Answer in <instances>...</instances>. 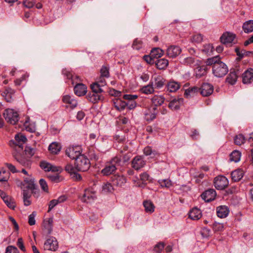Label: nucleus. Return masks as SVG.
<instances>
[{"instance_id": "nucleus-53", "label": "nucleus", "mask_w": 253, "mask_h": 253, "mask_svg": "<svg viewBox=\"0 0 253 253\" xmlns=\"http://www.w3.org/2000/svg\"><path fill=\"white\" fill-rule=\"evenodd\" d=\"M159 183L162 187L169 188L172 185L171 181L169 179L160 180Z\"/></svg>"}, {"instance_id": "nucleus-7", "label": "nucleus", "mask_w": 253, "mask_h": 253, "mask_svg": "<svg viewBox=\"0 0 253 253\" xmlns=\"http://www.w3.org/2000/svg\"><path fill=\"white\" fill-rule=\"evenodd\" d=\"M236 38V35L230 32H226L223 33L220 38L221 42L229 46H231L233 44H235L234 42Z\"/></svg>"}, {"instance_id": "nucleus-33", "label": "nucleus", "mask_w": 253, "mask_h": 253, "mask_svg": "<svg viewBox=\"0 0 253 253\" xmlns=\"http://www.w3.org/2000/svg\"><path fill=\"white\" fill-rule=\"evenodd\" d=\"M24 184H25L26 187L32 191V193H34V190H36V184L35 183L34 179L30 177L25 178L24 179Z\"/></svg>"}, {"instance_id": "nucleus-48", "label": "nucleus", "mask_w": 253, "mask_h": 253, "mask_svg": "<svg viewBox=\"0 0 253 253\" xmlns=\"http://www.w3.org/2000/svg\"><path fill=\"white\" fill-rule=\"evenodd\" d=\"M213 47L212 44L210 43L206 44L203 45L201 50L202 52L207 54H210L213 51Z\"/></svg>"}, {"instance_id": "nucleus-50", "label": "nucleus", "mask_w": 253, "mask_h": 253, "mask_svg": "<svg viewBox=\"0 0 253 253\" xmlns=\"http://www.w3.org/2000/svg\"><path fill=\"white\" fill-rule=\"evenodd\" d=\"M143 42L141 40L136 39L133 42L132 47L136 50H139L142 47Z\"/></svg>"}, {"instance_id": "nucleus-62", "label": "nucleus", "mask_w": 253, "mask_h": 253, "mask_svg": "<svg viewBox=\"0 0 253 253\" xmlns=\"http://www.w3.org/2000/svg\"><path fill=\"white\" fill-rule=\"evenodd\" d=\"M25 154L28 157H31L35 154V150L30 147H26L25 149Z\"/></svg>"}, {"instance_id": "nucleus-44", "label": "nucleus", "mask_w": 253, "mask_h": 253, "mask_svg": "<svg viewBox=\"0 0 253 253\" xmlns=\"http://www.w3.org/2000/svg\"><path fill=\"white\" fill-rule=\"evenodd\" d=\"M241 153L237 150H234L230 155V160L235 162H238L240 161L241 158Z\"/></svg>"}, {"instance_id": "nucleus-14", "label": "nucleus", "mask_w": 253, "mask_h": 253, "mask_svg": "<svg viewBox=\"0 0 253 253\" xmlns=\"http://www.w3.org/2000/svg\"><path fill=\"white\" fill-rule=\"evenodd\" d=\"M95 192L90 189H86L82 198V201L87 203H91L96 198Z\"/></svg>"}, {"instance_id": "nucleus-28", "label": "nucleus", "mask_w": 253, "mask_h": 253, "mask_svg": "<svg viewBox=\"0 0 253 253\" xmlns=\"http://www.w3.org/2000/svg\"><path fill=\"white\" fill-rule=\"evenodd\" d=\"M113 102L114 107L118 111H122L126 107V101L120 98H115L113 99Z\"/></svg>"}, {"instance_id": "nucleus-59", "label": "nucleus", "mask_w": 253, "mask_h": 253, "mask_svg": "<svg viewBox=\"0 0 253 253\" xmlns=\"http://www.w3.org/2000/svg\"><path fill=\"white\" fill-rule=\"evenodd\" d=\"M42 189L46 192H48V188L46 182L43 179H41L39 181Z\"/></svg>"}, {"instance_id": "nucleus-38", "label": "nucleus", "mask_w": 253, "mask_h": 253, "mask_svg": "<svg viewBox=\"0 0 253 253\" xmlns=\"http://www.w3.org/2000/svg\"><path fill=\"white\" fill-rule=\"evenodd\" d=\"M143 206L146 212L152 213L154 211L155 206L150 201H145L143 202Z\"/></svg>"}, {"instance_id": "nucleus-6", "label": "nucleus", "mask_w": 253, "mask_h": 253, "mask_svg": "<svg viewBox=\"0 0 253 253\" xmlns=\"http://www.w3.org/2000/svg\"><path fill=\"white\" fill-rule=\"evenodd\" d=\"M82 152L81 147L80 146H73L68 147L66 151V155L71 159H76L81 156Z\"/></svg>"}, {"instance_id": "nucleus-1", "label": "nucleus", "mask_w": 253, "mask_h": 253, "mask_svg": "<svg viewBox=\"0 0 253 253\" xmlns=\"http://www.w3.org/2000/svg\"><path fill=\"white\" fill-rule=\"evenodd\" d=\"M206 63L207 65H212V73L217 77H223L228 72L227 65L220 60L219 56L207 59Z\"/></svg>"}, {"instance_id": "nucleus-37", "label": "nucleus", "mask_w": 253, "mask_h": 253, "mask_svg": "<svg viewBox=\"0 0 253 253\" xmlns=\"http://www.w3.org/2000/svg\"><path fill=\"white\" fill-rule=\"evenodd\" d=\"M243 30L246 33H250L253 31V20H250L244 23Z\"/></svg>"}, {"instance_id": "nucleus-15", "label": "nucleus", "mask_w": 253, "mask_h": 253, "mask_svg": "<svg viewBox=\"0 0 253 253\" xmlns=\"http://www.w3.org/2000/svg\"><path fill=\"white\" fill-rule=\"evenodd\" d=\"M216 195V191L213 189H209L203 192L201 196L205 202H210L214 200Z\"/></svg>"}, {"instance_id": "nucleus-9", "label": "nucleus", "mask_w": 253, "mask_h": 253, "mask_svg": "<svg viewBox=\"0 0 253 253\" xmlns=\"http://www.w3.org/2000/svg\"><path fill=\"white\" fill-rule=\"evenodd\" d=\"M22 152L14 150L13 152V156L15 160L19 163L21 165L25 167H29L31 165V161L29 159L26 158L24 155H22Z\"/></svg>"}, {"instance_id": "nucleus-45", "label": "nucleus", "mask_w": 253, "mask_h": 253, "mask_svg": "<svg viewBox=\"0 0 253 253\" xmlns=\"http://www.w3.org/2000/svg\"><path fill=\"white\" fill-rule=\"evenodd\" d=\"M102 87L103 86H101L100 84H98L96 82H94L90 85V88L92 91L99 94H101L103 91L102 89Z\"/></svg>"}, {"instance_id": "nucleus-55", "label": "nucleus", "mask_w": 253, "mask_h": 253, "mask_svg": "<svg viewBox=\"0 0 253 253\" xmlns=\"http://www.w3.org/2000/svg\"><path fill=\"white\" fill-rule=\"evenodd\" d=\"M165 247V244L163 242H160L156 244L154 248V250L158 253H161Z\"/></svg>"}, {"instance_id": "nucleus-42", "label": "nucleus", "mask_w": 253, "mask_h": 253, "mask_svg": "<svg viewBox=\"0 0 253 253\" xmlns=\"http://www.w3.org/2000/svg\"><path fill=\"white\" fill-rule=\"evenodd\" d=\"M195 73L196 78H200L206 74V67L205 66H198L196 69Z\"/></svg>"}, {"instance_id": "nucleus-46", "label": "nucleus", "mask_w": 253, "mask_h": 253, "mask_svg": "<svg viewBox=\"0 0 253 253\" xmlns=\"http://www.w3.org/2000/svg\"><path fill=\"white\" fill-rule=\"evenodd\" d=\"M9 177V173L4 169H0V181H6Z\"/></svg>"}, {"instance_id": "nucleus-49", "label": "nucleus", "mask_w": 253, "mask_h": 253, "mask_svg": "<svg viewBox=\"0 0 253 253\" xmlns=\"http://www.w3.org/2000/svg\"><path fill=\"white\" fill-rule=\"evenodd\" d=\"M245 142V136L242 134H239L236 135L234 138V143L238 145H241Z\"/></svg>"}, {"instance_id": "nucleus-34", "label": "nucleus", "mask_w": 253, "mask_h": 253, "mask_svg": "<svg viewBox=\"0 0 253 253\" xmlns=\"http://www.w3.org/2000/svg\"><path fill=\"white\" fill-rule=\"evenodd\" d=\"M155 65L157 69L165 70L169 65V61L165 58L157 59L155 61Z\"/></svg>"}, {"instance_id": "nucleus-64", "label": "nucleus", "mask_w": 253, "mask_h": 253, "mask_svg": "<svg viewBox=\"0 0 253 253\" xmlns=\"http://www.w3.org/2000/svg\"><path fill=\"white\" fill-rule=\"evenodd\" d=\"M109 93L110 95L114 96L115 97L121 96V95L122 94L121 91L117 90L114 88L110 89L109 90Z\"/></svg>"}, {"instance_id": "nucleus-51", "label": "nucleus", "mask_w": 253, "mask_h": 253, "mask_svg": "<svg viewBox=\"0 0 253 253\" xmlns=\"http://www.w3.org/2000/svg\"><path fill=\"white\" fill-rule=\"evenodd\" d=\"M143 153L146 156H150L152 154L155 156L157 154V152L155 150H153L151 147L149 146L144 148L143 149Z\"/></svg>"}, {"instance_id": "nucleus-19", "label": "nucleus", "mask_w": 253, "mask_h": 253, "mask_svg": "<svg viewBox=\"0 0 253 253\" xmlns=\"http://www.w3.org/2000/svg\"><path fill=\"white\" fill-rule=\"evenodd\" d=\"M157 114L156 107H152L145 111L144 119L148 122H151L156 119Z\"/></svg>"}, {"instance_id": "nucleus-43", "label": "nucleus", "mask_w": 253, "mask_h": 253, "mask_svg": "<svg viewBox=\"0 0 253 253\" xmlns=\"http://www.w3.org/2000/svg\"><path fill=\"white\" fill-rule=\"evenodd\" d=\"M23 196L24 205L25 206H28L30 205L31 204V202L30 200L31 194L27 190H24L23 191Z\"/></svg>"}, {"instance_id": "nucleus-56", "label": "nucleus", "mask_w": 253, "mask_h": 253, "mask_svg": "<svg viewBox=\"0 0 253 253\" xmlns=\"http://www.w3.org/2000/svg\"><path fill=\"white\" fill-rule=\"evenodd\" d=\"M36 215V211H33L29 216L28 219V223L30 225H34L36 223L35 216Z\"/></svg>"}, {"instance_id": "nucleus-8", "label": "nucleus", "mask_w": 253, "mask_h": 253, "mask_svg": "<svg viewBox=\"0 0 253 253\" xmlns=\"http://www.w3.org/2000/svg\"><path fill=\"white\" fill-rule=\"evenodd\" d=\"M146 164V161L143 156L137 155L131 161V167L136 170H139Z\"/></svg>"}, {"instance_id": "nucleus-57", "label": "nucleus", "mask_w": 253, "mask_h": 253, "mask_svg": "<svg viewBox=\"0 0 253 253\" xmlns=\"http://www.w3.org/2000/svg\"><path fill=\"white\" fill-rule=\"evenodd\" d=\"M5 253H19V252L15 246H8L6 249Z\"/></svg>"}, {"instance_id": "nucleus-30", "label": "nucleus", "mask_w": 253, "mask_h": 253, "mask_svg": "<svg viewBox=\"0 0 253 253\" xmlns=\"http://www.w3.org/2000/svg\"><path fill=\"white\" fill-rule=\"evenodd\" d=\"M202 216V212L197 208H194L189 212V217L192 220H198Z\"/></svg>"}, {"instance_id": "nucleus-4", "label": "nucleus", "mask_w": 253, "mask_h": 253, "mask_svg": "<svg viewBox=\"0 0 253 253\" xmlns=\"http://www.w3.org/2000/svg\"><path fill=\"white\" fill-rule=\"evenodd\" d=\"M75 167L78 171H86L89 169L90 163L86 157L82 155L76 159Z\"/></svg>"}, {"instance_id": "nucleus-12", "label": "nucleus", "mask_w": 253, "mask_h": 253, "mask_svg": "<svg viewBox=\"0 0 253 253\" xmlns=\"http://www.w3.org/2000/svg\"><path fill=\"white\" fill-rule=\"evenodd\" d=\"M45 250L56 251L58 249V243L56 239L54 237H50L44 244Z\"/></svg>"}, {"instance_id": "nucleus-29", "label": "nucleus", "mask_w": 253, "mask_h": 253, "mask_svg": "<svg viewBox=\"0 0 253 253\" xmlns=\"http://www.w3.org/2000/svg\"><path fill=\"white\" fill-rule=\"evenodd\" d=\"M244 171L242 169H237L231 173V178L234 182L240 181L244 176Z\"/></svg>"}, {"instance_id": "nucleus-13", "label": "nucleus", "mask_w": 253, "mask_h": 253, "mask_svg": "<svg viewBox=\"0 0 253 253\" xmlns=\"http://www.w3.org/2000/svg\"><path fill=\"white\" fill-rule=\"evenodd\" d=\"M53 217H49L43 221V234L46 236L51 234L53 230Z\"/></svg>"}, {"instance_id": "nucleus-41", "label": "nucleus", "mask_w": 253, "mask_h": 253, "mask_svg": "<svg viewBox=\"0 0 253 253\" xmlns=\"http://www.w3.org/2000/svg\"><path fill=\"white\" fill-rule=\"evenodd\" d=\"M163 54V51L160 48H154L150 52V55L153 57L154 60L160 58Z\"/></svg>"}, {"instance_id": "nucleus-20", "label": "nucleus", "mask_w": 253, "mask_h": 253, "mask_svg": "<svg viewBox=\"0 0 253 253\" xmlns=\"http://www.w3.org/2000/svg\"><path fill=\"white\" fill-rule=\"evenodd\" d=\"M62 101L65 104H68L72 109L75 108L78 105V102L73 96L65 95L62 96Z\"/></svg>"}, {"instance_id": "nucleus-58", "label": "nucleus", "mask_w": 253, "mask_h": 253, "mask_svg": "<svg viewBox=\"0 0 253 253\" xmlns=\"http://www.w3.org/2000/svg\"><path fill=\"white\" fill-rule=\"evenodd\" d=\"M48 178L49 180L54 182L58 183L60 181V176L58 174H50L48 176Z\"/></svg>"}, {"instance_id": "nucleus-35", "label": "nucleus", "mask_w": 253, "mask_h": 253, "mask_svg": "<svg viewBox=\"0 0 253 253\" xmlns=\"http://www.w3.org/2000/svg\"><path fill=\"white\" fill-rule=\"evenodd\" d=\"M142 93L145 94H150L154 92V87L153 86V82L151 81L149 84L143 86L140 88Z\"/></svg>"}, {"instance_id": "nucleus-5", "label": "nucleus", "mask_w": 253, "mask_h": 253, "mask_svg": "<svg viewBox=\"0 0 253 253\" xmlns=\"http://www.w3.org/2000/svg\"><path fill=\"white\" fill-rule=\"evenodd\" d=\"M3 116L6 122L11 125H15L19 119L18 112L12 109H5Z\"/></svg>"}, {"instance_id": "nucleus-18", "label": "nucleus", "mask_w": 253, "mask_h": 253, "mask_svg": "<svg viewBox=\"0 0 253 253\" xmlns=\"http://www.w3.org/2000/svg\"><path fill=\"white\" fill-rule=\"evenodd\" d=\"M181 52L179 46L171 45L167 50V55L169 58H174L177 57Z\"/></svg>"}, {"instance_id": "nucleus-27", "label": "nucleus", "mask_w": 253, "mask_h": 253, "mask_svg": "<svg viewBox=\"0 0 253 253\" xmlns=\"http://www.w3.org/2000/svg\"><path fill=\"white\" fill-rule=\"evenodd\" d=\"M183 98H174L172 99L169 104V107L172 110H177L180 109V105L183 102Z\"/></svg>"}, {"instance_id": "nucleus-52", "label": "nucleus", "mask_w": 253, "mask_h": 253, "mask_svg": "<svg viewBox=\"0 0 253 253\" xmlns=\"http://www.w3.org/2000/svg\"><path fill=\"white\" fill-rule=\"evenodd\" d=\"M40 167L45 171H49L51 169V164L45 161H42L40 164Z\"/></svg>"}, {"instance_id": "nucleus-21", "label": "nucleus", "mask_w": 253, "mask_h": 253, "mask_svg": "<svg viewBox=\"0 0 253 253\" xmlns=\"http://www.w3.org/2000/svg\"><path fill=\"white\" fill-rule=\"evenodd\" d=\"M86 98L92 103H96L99 101L102 100L104 99V97L101 94L91 91L88 93L86 95Z\"/></svg>"}, {"instance_id": "nucleus-26", "label": "nucleus", "mask_w": 253, "mask_h": 253, "mask_svg": "<svg viewBox=\"0 0 253 253\" xmlns=\"http://www.w3.org/2000/svg\"><path fill=\"white\" fill-rule=\"evenodd\" d=\"M229 213L227 206H220L216 208V214L218 217L223 218L226 217Z\"/></svg>"}, {"instance_id": "nucleus-36", "label": "nucleus", "mask_w": 253, "mask_h": 253, "mask_svg": "<svg viewBox=\"0 0 253 253\" xmlns=\"http://www.w3.org/2000/svg\"><path fill=\"white\" fill-rule=\"evenodd\" d=\"M61 148L60 144L56 142L51 143L48 146V150L53 154H57L60 151Z\"/></svg>"}, {"instance_id": "nucleus-11", "label": "nucleus", "mask_w": 253, "mask_h": 253, "mask_svg": "<svg viewBox=\"0 0 253 253\" xmlns=\"http://www.w3.org/2000/svg\"><path fill=\"white\" fill-rule=\"evenodd\" d=\"M138 95L135 94H124L123 95V99L127 100L126 102V107L128 110L134 109L137 105V103L135 101V99L138 98Z\"/></svg>"}, {"instance_id": "nucleus-16", "label": "nucleus", "mask_w": 253, "mask_h": 253, "mask_svg": "<svg viewBox=\"0 0 253 253\" xmlns=\"http://www.w3.org/2000/svg\"><path fill=\"white\" fill-rule=\"evenodd\" d=\"M200 93L203 96H209L213 91V86L209 83H203L199 88Z\"/></svg>"}, {"instance_id": "nucleus-60", "label": "nucleus", "mask_w": 253, "mask_h": 253, "mask_svg": "<svg viewBox=\"0 0 253 253\" xmlns=\"http://www.w3.org/2000/svg\"><path fill=\"white\" fill-rule=\"evenodd\" d=\"M25 129L30 132H33L35 131V127L34 126L29 124L27 121H26L24 124Z\"/></svg>"}, {"instance_id": "nucleus-32", "label": "nucleus", "mask_w": 253, "mask_h": 253, "mask_svg": "<svg viewBox=\"0 0 253 253\" xmlns=\"http://www.w3.org/2000/svg\"><path fill=\"white\" fill-rule=\"evenodd\" d=\"M165 100V98L162 95H155L151 98V102L154 105V107L161 106Z\"/></svg>"}, {"instance_id": "nucleus-2", "label": "nucleus", "mask_w": 253, "mask_h": 253, "mask_svg": "<svg viewBox=\"0 0 253 253\" xmlns=\"http://www.w3.org/2000/svg\"><path fill=\"white\" fill-rule=\"evenodd\" d=\"M122 166V156L116 155L105 162L101 173L103 176H108L115 173L119 167Z\"/></svg>"}, {"instance_id": "nucleus-25", "label": "nucleus", "mask_w": 253, "mask_h": 253, "mask_svg": "<svg viewBox=\"0 0 253 253\" xmlns=\"http://www.w3.org/2000/svg\"><path fill=\"white\" fill-rule=\"evenodd\" d=\"M74 93L79 96L84 95L87 92L86 86L82 83L77 84L74 88Z\"/></svg>"}, {"instance_id": "nucleus-39", "label": "nucleus", "mask_w": 253, "mask_h": 253, "mask_svg": "<svg viewBox=\"0 0 253 253\" xmlns=\"http://www.w3.org/2000/svg\"><path fill=\"white\" fill-rule=\"evenodd\" d=\"M235 51L237 55L238 56V58L239 59H242L245 56H249L251 54L253 53V52L246 51L245 49H242V50H240L239 47H238L235 48Z\"/></svg>"}, {"instance_id": "nucleus-40", "label": "nucleus", "mask_w": 253, "mask_h": 253, "mask_svg": "<svg viewBox=\"0 0 253 253\" xmlns=\"http://www.w3.org/2000/svg\"><path fill=\"white\" fill-rule=\"evenodd\" d=\"M3 201L9 209L14 210L16 207V204L13 198L7 196L3 198Z\"/></svg>"}, {"instance_id": "nucleus-31", "label": "nucleus", "mask_w": 253, "mask_h": 253, "mask_svg": "<svg viewBox=\"0 0 253 253\" xmlns=\"http://www.w3.org/2000/svg\"><path fill=\"white\" fill-rule=\"evenodd\" d=\"M238 75L235 71H231L226 78V82L229 84L234 85L237 82Z\"/></svg>"}, {"instance_id": "nucleus-3", "label": "nucleus", "mask_w": 253, "mask_h": 253, "mask_svg": "<svg viewBox=\"0 0 253 253\" xmlns=\"http://www.w3.org/2000/svg\"><path fill=\"white\" fill-rule=\"evenodd\" d=\"M27 140L25 136L21 134H17L15 135L14 140H11L9 144L11 147H12L15 150L22 152L23 149V144Z\"/></svg>"}, {"instance_id": "nucleus-23", "label": "nucleus", "mask_w": 253, "mask_h": 253, "mask_svg": "<svg viewBox=\"0 0 253 253\" xmlns=\"http://www.w3.org/2000/svg\"><path fill=\"white\" fill-rule=\"evenodd\" d=\"M166 80L160 75H158L154 78L153 86L154 88L161 89L165 85H166Z\"/></svg>"}, {"instance_id": "nucleus-61", "label": "nucleus", "mask_w": 253, "mask_h": 253, "mask_svg": "<svg viewBox=\"0 0 253 253\" xmlns=\"http://www.w3.org/2000/svg\"><path fill=\"white\" fill-rule=\"evenodd\" d=\"M183 62L184 64L191 66L195 63V58L193 57H188L185 58L184 59Z\"/></svg>"}, {"instance_id": "nucleus-24", "label": "nucleus", "mask_w": 253, "mask_h": 253, "mask_svg": "<svg viewBox=\"0 0 253 253\" xmlns=\"http://www.w3.org/2000/svg\"><path fill=\"white\" fill-rule=\"evenodd\" d=\"M242 78L244 84L251 83L253 81V69L250 68L246 71L243 74Z\"/></svg>"}, {"instance_id": "nucleus-22", "label": "nucleus", "mask_w": 253, "mask_h": 253, "mask_svg": "<svg viewBox=\"0 0 253 253\" xmlns=\"http://www.w3.org/2000/svg\"><path fill=\"white\" fill-rule=\"evenodd\" d=\"M126 181V177L123 175H114L112 177V184L117 186H122Z\"/></svg>"}, {"instance_id": "nucleus-10", "label": "nucleus", "mask_w": 253, "mask_h": 253, "mask_svg": "<svg viewBox=\"0 0 253 253\" xmlns=\"http://www.w3.org/2000/svg\"><path fill=\"white\" fill-rule=\"evenodd\" d=\"M228 179L224 176L219 175L214 178V185L217 190H223L228 185Z\"/></svg>"}, {"instance_id": "nucleus-54", "label": "nucleus", "mask_w": 253, "mask_h": 253, "mask_svg": "<svg viewBox=\"0 0 253 253\" xmlns=\"http://www.w3.org/2000/svg\"><path fill=\"white\" fill-rule=\"evenodd\" d=\"M212 229L214 232L221 231L223 229V224L214 222L212 225Z\"/></svg>"}, {"instance_id": "nucleus-63", "label": "nucleus", "mask_w": 253, "mask_h": 253, "mask_svg": "<svg viewBox=\"0 0 253 253\" xmlns=\"http://www.w3.org/2000/svg\"><path fill=\"white\" fill-rule=\"evenodd\" d=\"M201 233L203 237L207 238L210 235L211 230L207 227H204L201 230Z\"/></svg>"}, {"instance_id": "nucleus-47", "label": "nucleus", "mask_w": 253, "mask_h": 253, "mask_svg": "<svg viewBox=\"0 0 253 253\" xmlns=\"http://www.w3.org/2000/svg\"><path fill=\"white\" fill-rule=\"evenodd\" d=\"M109 68V65L102 66L100 70V76L108 78L110 77Z\"/></svg>"}, {"instance_id": "nucleus-17", "label": "nucleus", "mask_w": 253, "mask_h": 253, "mask_svg": "<svg viewBox=\"0 0 253 253\" xmlns=\"http://www.w3.org/2000/svg\"><path fill=\"white\" fill-rule=\"evenodd\" d=\"M181 86V84L173 79L170 80L167 83L166 88L169 92H175L177 91Z\"/></svg>"}]
</instances>
